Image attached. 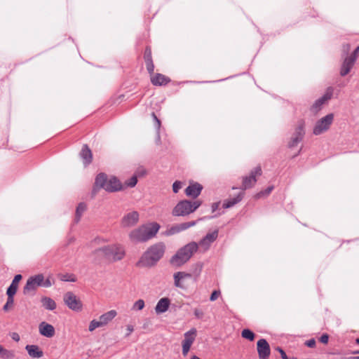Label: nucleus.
Listing matches in <instances>:
<instances>
[{"label":"nucleus","instance_id":"35","mask_svg":"<svg viewBox=\"0 0 359 359\" xmlns=\"http://www.w3.org/2000/svg\"><path fill=\"white\" fill-rule=\"evenodd\" d=\"M104 327L102 322L99 319V320H93L90 322L89 326H88V330L90 332L94 331L97 327Z\"/></svg>","mask_w":359,"mask_h":359},{"label":"nucleus","instance_id":"8","mask_svg":"<svg viewBox=\"0 0 359 359\" xmlns=\"http://www.w3.org/2000/svg\"><path fill=\"white\" fill-rule=\"evenodd\" d=\"M53 284L50 277L45 280L43 274H37L28 278L23 288V292L27 294L30 291H34L38 287H49Z\"/></svg>","mask_w":359,"mask_h":359},{"label":"nucleus","instance_id":"30","mask_svg":"<svg viewBox=\"0 0 359 359\" xmlns=\"http://www.w3.org/2000/svg\"><path fill=\"white\" fill-rule=\"evenodd\" d=\"M86 203H80L78 205V206L76 207V215H75V219H74V222L76 223H78L80 221L81 217L83 213L86 211Z\"/></svg>","mask_w":359,"mask_h":359},{"label":"nucleus","instance_id":"17","mask_svg":"<svg viewBox=\"0 0 359 359\" xmlns=\"http://www.w3.org/2000/svg\"><path fill=\"white\" fill-rule=\"evenodd\" d=\"M257 346L259 359H268L271 349L267 341L264 339H259L257 343Z\"/></svg>","mask_w":359,"mask_h":359},{"label":"nucleus","instance_id":"41","mask_svg":"<svg viewBox=\"0 0 359 359\" xmlns=\"http://www.w3.org/2000/svg\"><path fill=\"white\" fill-rule=\"evenodd\" d=\"M151 116L154 118V126L155 128L157 129V130H159L160 129V127H161V121L159 120V118L156 116V115L155 114L154 112H153L151 114Z\"/></svg>","mask_w":359,"mask_h":359},{"label":"nucleus","instance_id":"38","mask_svg":"<svg viewBox=\"0 0 359 359\" xmlns=\"http://www.w3.org/2000/svg\"><path fill=\"white\" fill-rule=\"evenodd\" d=\"M182 183L180 181H175L172 184V191L174 193H177L182 188Z\"/></svg>","mask_w":359,"mask_h":359},{"label":"nucleus","instance_id":"52","mask_svg":"<svg viewBox=\"0 0 359 359\" xmlns=\"http://www.w3.org/2000/svg\"><path fill=\"white\" fill-rule=\"evenodd\" d=\"M301 149H300L299 150L298 153H297L296 155H294V156H297V155H299V154H300Z\"/></svg>","mask_w":359,"mask_h":359},{"label":"nucleus","instance_id":"34","mask_svg":"<svg viewBox=\"0 0 359 359\" xmlns=\"http://www.w3.org/2000/svg\"><path fill=\"white\" fill-rule=\"evenodd\" d=\"M241 336L242 337L248 339L251 341H253L255 337V334H254V332L249 329H244L241 332Z\"/></svg>","mask_w":359,"mask_h":359},{"label":"nucleus","instance_id":"39","mask_svg":"<svg viewBox=\"0 0 359 359\" xmlns=\"http://www.w3.org/2000/svg\"><path fill=\"white\" fill-rule=\"evenodd\" d=\"M274 189V187L273 186H269V187H267L266 189H264V191H261L259 194H258V196H267L269 195L272 191L273 189Z\"/></svg>","mask_w":359,"mask_h":359},{"label":"nucleus","instance_id":"37","mask_svg":"<svg viewBox=\"0 0 359 359\" xmlns=\"http://www.w3.org/2000/svg\"><path fill=\"white\" fill-rule=\"evenodd\" d=\"M144 307V300L139 299L134 303V304L133 306V309L135 310V311H140V310L143 309Z\"/></svg>","mask_w":359,"mask_h":359},{"label":"nucleus","instance_id":"22","mask_svg":"<svg viewBox=\"0 0 359 359\" xmlns=\"http://www.w3.org/2000/svg\"><path fill=\"white\" fill-rule=\"evenodd\" d=\"M139 220V213L137 211H133L126 215L121 221L123 226H132L137 223Z\"/></svg>","mask_w":359,"mask_h":359},{"label":"nucleus","instance_id":"20","mask_svg":"<svg viewBox=\"0 0 359 359\" xmlns=\"http://www.w3.org/2000/svg\"><path fill=\"white\" fill-rule=\"evenodd\" d=\"M203 186L198 182H194L190 184V185L186 188L185 194L187 196L196 198L201 194Z\"/></svg>","mask_w":359,"mask_h":359},{"label":"nucleus","instance_id":"16","mask_svg":"<svg viewBox=\"0 0 359 359\" xmlns=\"http://www.w3.org/2000/svg\"><path fill=\"white\" fill-rule=\"evenodd\" d=\"M219 231L218 230H215L212 232L208 233L205 236H204L198 244V247H201L203 249V250H208L211 244L216 241L218 237Z\"/></svg>","mask_w":359,"mask_h":359},{"label":"nucleus","instance_id":"47","mask_svg":"<svg viewBox=\"0 0 359 359\" xmlns=\"http://www.w3.org/2000/svg\"><path fill=\"white\" fill-rule=\"evenodd\" d=\"M277 350L280 352V354L281 355V358L283 359H288L285 352L281 348L278 347Z\"/></svg>","mask_w":359,"mask_h":359},{"label":"nucleus","instance_id":"7","mask_svg":"<svg viewBox=\"0 0 359 359\" xmlns=\"http://www.w3.org/2000/svg\"><path fill=\"white\" fill-rule=\"evenodd\" d=\"M202 204L201 201H191L182 200L179 201L172 210V215L177 217H184L195 212Z\"/></svg>","mask_w":359,"mask_h":359},{"label":"nucleus","instance_id":"9","mask_svg":"<svg viewBox=\"0 0 359 359\" xmlns=\"http://www.w3.org/2000/svg\"><path fill=\"white\" fill-rule=\"evenodd\" d=\"M333 120V114H328L325 116L318 120L316 122L315 127L313 128V134L316 135H319L327 131L330 128L331 124L332 123Z\"/></svg>","mask_w":359,"mask_h":359},{"label":"nucleus","instance_id":"6","mask_svg":"<svg viewBox=\"0 0 359 359\" xmlns=\"http://www.w3.org/2000/svg\"><path fill=\"white\" fill-rule=\"evenodd\" d=\"M95 187L102 188L108 192H115L122 189V184L116 177L107 178L104 173H100L96 176Z\"/></svg>","mask_w":359,"mask_h":359},{"label":"nucleus","instance_id":"36","mask_svg":"<svg viewBox=\"0 0 359 359\" xmlns=\"http://www.w3.org/2000/svg\"><path fill=\"white\" fill-rule=\"evenodd\" d=\"M137 182V178L135 175H133L130 179L125 182V184L128 187H134Z\"/></svg>","mask_w":359,"mask_h":359},{"label":"nucleus","instance_id":"48","mask_svg":"<svg viewBox=\"0 0 359 359\" xmlns=\"http://www.w3.org/2000/svg\"><path fill=\"white\" fill-rule=\"evenodd\" d=\"M134 330V328H133V325H128L127 326V333L126 334V337H128Z\"/></svg>","mask_w":359,"mask_h":359},{"label":"nucleus","instance_id":"2","mask_svg":"<svg viewBox=\"0 0 359 359\" xmlns=\"http://www.w3.org/2000/svg\"><path fill=\"white\" fill-rule=\"evenodd\" d=\"M125 255L124 247L118 243L97 248L93 252L95 259L100 263L114 262L121 260Z\"/></svg>","mask_w":359,"mask_h":359},{"label":"nucleus","instance_id":"51","mask_svg":"<svg viewBox=\"0 0 359 359\" xmlns=\"http://www.w3.org/2000/svg\"><path fill=\"white\" fill-rule=\"evenodd\" d=\"M348 359H359V356H352L348 358Z\"/></svg>","mask_w":359,"mask_h":359},{"label":"nucleus","instance_id":"33","mask_svg":"<svg viewBox=\"0 0 359 359\" xmlns=\"http://www.w3.org/2000/svg\"><path fill=\"white\" fill-rule=\"evenodd\" d=\"M6 294L8 296L7 301H6V303L5 304V305L3 306V310L4 311H8L11 307H13V304H14V295L15 294H10V293H6Z\"/></svg>","mask_w":359,"mask_h":359},{"label":"nucleus","instance_id":"32","mask_svg":"<svg viewBox=\"0 0 359 359\" xmlns=\"http://www.w3.org/2000/svg\"><path fill=\"white\" fill-rule=\"evenodd\" d=\"M58 277L62 281L75 282L76 280L75 275L67 272L64 273H59Z\"/></svg>","mask_w":359,"mask_h":359},{"label":"nucleus","instance_id":"23","mask_svg":"<svg viewBox=\"0 0 359 359\" xmlns=\"http://www.w3.org/2000/svg\"><path fill=\"white\" fill-rule=\"evenodd\" d=\"M80 158L83 161L85 167H87L92 163L93 154L87 144H83L79 153Z\"/></svg>","mask_w":359,"mask_h":359},{"label":"nucleus","instance_id":"44","mask_svg":"<svg viewBox=\"0 0 359 359\" xmlns=\"http://www.w3.org/2000/svg\"><path fill=\"white\" fill-rule=\"evenodd\" d=\"M329 340V336L327 334H323L319 339V341L323 344H327Z\"/></svg>","mask_w":359,"mask_h":359},{"label":"nucleus","instance_id":"46","mask_svg":"<svg viewBox=\"0 0 359 359\" xmlns=\"http://www.w3.org/2000/svg\"><path fill=\"white\" fill-rule=\"evenodd\" d=\"M219 205L220 202L213 203L211 206L212 212H215L216 210H217L219 209Z\"/></svg>","mask_w":359,"mask_h":359},{"label":"nucleus","instance_id":"5","mask_svg":"<svg viewBox=\"0 0 359 359\" xmlns=\"http://www.w3.org/2000/svg\"><path fill=\"white\" fill-rule=\"evenodd\" d=\"M198 249V245L196 242H191L177 250L170 260V264L174 267H180L188 262L194 252Z\"/></svg>","mask_w":359,"mask_h":359},{"label":"nucleus","instance_id":"18","mask_svg":"<svg viewBox=\"0 0 359 359\" xmlns=\"http://www.w3.org/2000/svg\"><path fill=\"white\" fill-rule=\"evenodd\" d=\"M149 75L151 76V83L156 86H166L171 81L169 77L160 73L154 74V71L153 72V74Z\"/></svg>","mask_w":359,"mask_h":359},{"label":"nucleus","instance_id":"53","mask_svg":"<svg viewBox=\"0 0 359 359\" xmlns=\"http://www.w3.org/2000/svg\"><path fill=\"white\" fill-rule=\"evenodd\" d=\"M356 343L359 344V338L356 339Z\"/></svg>","mask_w":359,"mask_h":359},{"label":"nucleus","instance_id":"24","mask_svg":"<svg viewBox=\"0 0 359 359\" xmlns=\"http://www.w3.org/2000/svg\"><path fill=\"white\" fill-rule=\"evenodd\" d=\"M25 349L31 358H40L43 355V351L37 345H27Z\"/></svg>","mask_w":359,"mask_h":359},{"label":"nucleus","instance_id":"27","mask_svg":"<svg viewBox=\"0 0 359 359\" xmlns=\"http://www.w3.org/2000/svg\"><path fill=\"white\" fill-rule=\"evenodd\" d=\"M117 315L115 310L109 311L100 316V320L104 326L111 322Z\"/></svg>","mask_w":359,"mask_h":359},{"label":"nucleus","instance_id":"4","mask_svg":"<svg viewBox=\"0 0 359 359\" xmlns=\"http://www.w3.org/2000/svg\"><path fill=\"white\" fill-rule=\"evenodd\" d=\"M160 225L156 222L149 223L133 230L130 239L134 243H144L154 238L158 233Z\"/></svg>","mask_w":359,"mask_h":359},{"label":"nucleus","instance_id":"45","mask_svg":"<svg viewBox=\"0 0 359 359\" xmlns=\"http://www.w3.org/2000/svg\"><path fill=\"white\" fill-rule=\"evenodd\" d=\"M305 344L309 348H313L316 346V340L314 339H311L306 341Z\"/></svg>","mask_w":359,"mask_h":359},{"label":"nucleus","instance_id":"42","mask_svg":"<svg viewBox=\"0 0 359 359\" xmlns=\"http://www.w3.org/2000/svg\"><path fill=\"white\" fill-rule=\"evenodd\" d=\"M220 295V291L219 290H215L212 292V293L210 295V300L212 302L215 301L219 296Z\"/></svg>","mask_w":359,"mask_h":359},{"label":"nucleus","instance_id":"49","mask_svg":"<svg viewBox=\"0 0 359 359\" xmlns=\"http://www.w3.org/2000/svg\"><path fill=\"white\" fill-rule=\"evenodd\" d=\"M11 337L15 341H20V339L19 334L16 332H13Z\"/></svg>","mask_w":359,"mask_h":359},{"label":"nucleus","instance_id":"55","mask_svg":"<svg viewBox=\"0 0 359 359\" xmlns=\"http://www.w3.org/2000/svg\"><path fill=\"white\" fill-rule=\"evenodd\" d=\"M216 216H217V215L211 216V217H209L208 218H209V219H211V218H213V217H216Z\"/></svg>","mask_w":359,"mask_h":359},{"label":"nucleus","instance_id":"10","mask_svg":"<svg viewBox=\"0 0 359 359\" xmlns=\"http://www.w3.org/2000/svg\"><path fill=\"white\" fill-rule=\"evenodd\" d=\"M174 285L176 287L183 290L187 288L189 283L192 280L191 274L183 271H179L173 275Z\"/></svg>","mask_w":359,"mask_h":359},{"label":"nucleus","instance_id":"29","mask_svg":"<svg viewBox=\"0 0 359 359\" xmlns=\"http://www.w3.org/2000/svg\"><path fill=\"white\" fill-rule=\"evenodd\" d=\"M22 279V276L20 274L16 275L13 280H12L11 284L8 287L6 293H10L13 294H15L18 288V284L20 280Z\"/></svg>","mask_w":359,"mask_h":359},{"label":"nucleus","instance_id":"12","mask_svg":"<svg viewBox=\"0 0 359 359\" xmlns=\"http://www.w3.org/2000/svg\"><path fill=\"white\" fill-rule=\"evenodd\" d=\"M63 300L67 307L74 311H81L83 304L81 301L72 292L64 294Z\"/></svg>","mask_w":359,"mask_h":359},{"label":"nucleus","instance_id":"50","mask_svg":"<svg viewBox=\"0 0 359 359\" xmlns=\"http://www.w3.org/2000/svg\"><path fill=\"white\" fill-rule=\"evenodd\" d=\"M344 50L346 49V51H348L349 48H350V45L349 44H346L344 46Z\"/></svg>","mask_w":359,"mask_h":359},{"label":"nucleus","instance_id":"28","mask_svg":"<svg viewBox=\"0 0 359 359\" xmlns=\"http://www.w3.org/2000/svg\"><path fill=\"white\" fill-rule=\"evenodd\" d=\"M354 63L355 62H353V60H350L346 57L341 65L340 75L341 76L347 75L351 71V69L352 68Z\"/></svg>","mask_w":359,"mask_h":359},{"label":"nucleus","instance_id":"3","mask_svg":"<svg viewBox=\"0 0 359 359\" xmlns=\"http://www.w3.org/2000/svg\"><path fill=\"white\" fill-rule=\"evenodd\" d=\"M165 251V245L159 242L151 245L142 254L137 262V267L150 268L154 266L163 257Z\"/></svg>","mask_w":359,"mask_h":359},{"label":"nucleus","instance_id":"43","mask_svg":"<svg viewBox=\"0 0 359 359\" xmlns=\"http://www.w3.org/2000/svg\"><path fill=\"white\" fill-rule=\"evenodd\" d=\"M194 313L197 318H202L204 315L203 311L199 309H195Z\"/></svg>","mask_w":359,"mask_h":359},{"label":"nucleus","instance_id":"15","mask_svg":"<svg viewBox=\"0 0 359 359\" xmlns=\"http://www.w3.org/2000/svg\"><path fill=\"white\" fill-rule=\"evenodd\" d=\"M334 89L332 87L327 88L325 93L319 99L316 100L311 106V110L313 112H318L321 109L322 106L332 97Z\"/></svg>","mask_w":359,"mask_h":359},{"label":"nucleus","instance_id":"19","mask_svg":"<svg viewBox=\"0 0 359 359\" xmlns=\"http://www.w3.org/2000/svg\"><path fill=\"white\" fill-rule=\"evenodd\" d=\"M143 57L148 73L149 74H153L155 67L152 59L151 48L150 46H147L145 48Z\"/></svg>","mask_w":359,"mask_h":359},{"label":"nucleus","instance_id":"56","mask_svg":"<svg viewBox=\"0 0 359 359\" xmlns=\"http://www.w3.org/2000/svg\"><path fill=\"white\" fill-rule=\"evenodd\" d=\"M238 189V188L237 187H232V189Z\"/></svg>","mask_w":359,"mask_h":359},{"label":"nucleus","instance_id":"25","mask_svg":"<svg viewBox=\"0 0 359 359\" xmlns=\"http://www.w3.org/2000/svg\"><path fill=\"white\" fill-rule=\"evenodd\" d=\"M170 301L168 297L161 298L157 303L155 307V311L156 313H163L168 311Z\"/></svg>","mask_w":359,"mask_h":359},{"label":"nucleus","instance_id":"26","mask_svg":"<svg viewBox=\"0 0 359 359\" xmlns=\"http://www.w3.org/2000/svg\"><path fill=\"white\" fill-rule=\"evenodd\" d=\"M41 303L42 306L48 311H53L56 309L57 304L50 297H42L41 298Z\"/></svg>","mask_w":359,"mask_h":359},{"label":"nucleus","instance_id":"40","mask_svg":"<svg viewBox=\"0 0 359 359\" xmlns=\"http://www.w3.org/2000/svg\"><path fill=\"white\" fill-rule=\"evenodd\" d=\"M359 54V46L354 50V51L351 53V55L348 57L350 60H353V62H355L357 57H358Z\"/></svg>","mask_w":359,"mask_h":359},{"label":"nucleus","instance_id":"21","mask_svg":"<svg viewBox=\"0 0 359 359\" xmlns=\"http://www.w3.org/2000/svg\"><path fill=\"white\" fill-rule=\"evenodd\" d=\"M39 332L41 335L48 338L53 337L55 334L54 327L46 322H41L39 324Z\"/></svg>","mask_w":359,"mask_h":359},{"label":"nucleus","instance_id":"14","mask_svg":"<svg viewBox=\"0 0 359 359\" xmlns=\"http://www.w3.org/2000/svg\"><path fill=\"white\" fill-rule=\"evenodd\" d=\"M198 221H190L187 222H183L181 224H177L168 229L165 232L164 235L167 236H172L178 233L181 231H185L190 227L195 226Z\"/></svg>","mask_w":359,"mask_h":359},{"label":"nucleus","instance_id":"11","mask_svg":"<svg viewBox=\"0 0 359 359\" xmlns=\"http://www.w3.org/2000/svg\"><path fill=\"white\" fill-rule=\"evenodd\" d=\"M304 126L305 123L303 120L298 121V124L292 134L291 140L288 142L289 148L292 149L295 147L300 142L302 141L305 135Z\"/></svg>","mask_w":359,"mask_h":359},{"label":"nucleus","instance_id":"1","mask_svg":"<svg viewBox=\"0 0 359 359\" xmlns=\"http://www.w3.org/2000/svg\"><path fill=\"white\" fill-rule=\"evenodd\" d=\"M262 174V168L258 165L250 172L249 175L243 176L242 177V184L239 187L241 191L235 197L225 200L223 202L222 208L224 209L230 208L241 201L244 197V191L252 188L257 181V177L261 176Z\"/></svg>","mask_w":359,"mask_h":359},{"label":"nucleus","instance_id":"13","mask_svg":"<svg viewBox=\"0 0 359 359\" xmlns=\"http://www.w3.org/2000/svg\"><path fill=\"white\" fill-rule=\"evenodd\" d=\"M197 330L196 328H191L184 334V339L182 341V354L186 356L189 353L190 348L194 342L196 337Z\"/></svg>","mask_w":359,"mask_h":359},{"label":"nucleus","instance_id":"54","mask_svg":"<svg viewBox=\"0 0 359 359\" xmlns=\"http://www.w3.org/2000/svg\"><path fill=\"white\" fill-rule=\"evenodd\" d=\"M353 353H355V354H359V351H355Z\"/></svg>","mask_w":359,"mask_h":359},{"label":"nucleus","instance_id":"31","mask_svg":"<svg viewBox=\"0 0 359 359\" xmlns=\"http://www.w3.org/2000/svg\"><path fill=\"white\" fill-rule=\"evenodd\" d=\"M15 353L13 351H9L4 348L0 345V358L4 359H11L14 358Z\"/></svg>","mask_w":359,"mask_h":359}]
</instances>
